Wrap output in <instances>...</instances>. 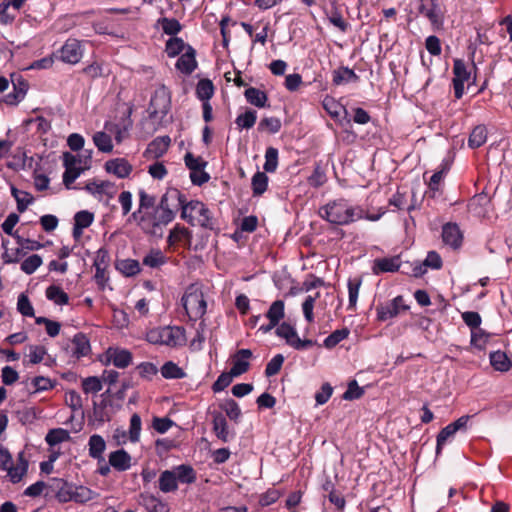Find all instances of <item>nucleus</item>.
Masks as SVG:
<instances>
[{"label": "nucleus", "instance_id": "48", "mask_svg": "<svg viewBox=\"0 0 512 512\" xmlns=\"http://www.w3.org/2000/svg\"><path fill=\"white\" fill-rule=\"evenodd\" d=\"M251 186L254 196L262 195L268 187V177L265 172H257L254 174L252 177Z\"/></svg>", "mask_w": 512, "mask_h": 512}, {"label": "nucleus", "instance_id": "24", "mask_svg": "<svg viewBox=\"0 0 512 512\" xmlns=\"http://www.w3.org/2000/svg\"><path fill=\"white\" fill-rule=\"evenodd\" d=\"M176 67L182 73L191 74L197 67L195 59V50L188 46L186 51L179 57L176 63Z\"/></svg>", "mask_w": 512, "mask_h": 512}, {"label": "nucleus", "instance_id": "47", "mask_svg": "<svg viewBox=\"0 0 512 512\" xmlns=\"http://www.w3.org/2000/svg\"><path fill=\"white\" fill-rule=\"evenodd\" d=\"M455 427H452L450 424L444 427L437 435L436 439V454L439 455L444 445L451 441L456 434Z\"/></svg>", "mask_w": 512, "mask_h": 512}, {"label": "nucleus", "instance_id": "8", "mask_svg": "<svg viewBox=\"0 0 512 512\" xmlns=\"http://www.w3.org/2000/svg\"><path fill=\"white\" fill-rule=\"evenodd\" d=\"M84 189L98 200H102L104 197L108 200L113 199L117 193L116 185L106 180L88 181Z\"/></svg>", "mask_w": 512, "mask_h": 512}, {"label": "nucleus", "instance_id": "12", "mask_svg": "<svg viewBox=\"0 0 512 512\" xmlns=\"http://www.w3.org/2000/svg\"><path fill=\"white\" fill-rule=\"evenodd\" d=\"M266 318L269 320L268 324L261 325L259 327V331L266 334L270 332L272 329L277 328L280 324V321L285 316V303L282 300L274 301L267 313L265 314Z\"/></svg>", "mask_w": 512, "mask_h": 512}, {"label": "nucleus", "instance_id": "32", "mask_svg": "<svg viewBox=\"0 0 512 512\" xmlns=\"http://www.w3.org/2000/svg\"><path fill=\"white\" fill-rule=\"evenodd\" d=\"M244 96L247 102L258 108H263L267 105L268 97L266 93L260 89L250 87L245 90Z\"/></svg>", "mask_w": 512, "mask_h": 512}, {"label": "nucleus", "instance_id": "53", "mask_svg": "<svg viewBox=\"0 0 512 512\" xmlns=\"http://www.w3.org/2000/svg\"><path fill=\"white\" fill-rule=\"evenodd\" d=\"M142 429L141 418L138 414H133L130 418V427L128 431L129 440L133 443H136L140 439Z\"/></svg>", "mask_w": 512, "mask_h": 512}, {"label": "nucleus", "instance_id": "52", "mask_svg": "<svg viewBox=\"0 0 512 512\" xmlns=\"http://www.w3.org/2000/svg\"><path fill=\"white\" fill-rule=\"evenodd\" d=\"M42 263L43 261L41 256L33 254L22 261L20 268L24 273L30 275L34 273Z\"/></svg>", "mask_w": 512, "mask_h": 512}, {"label": "nucleus", "instance_id": "33", "mask_svg": "<svg viewBox=\"0 0 512 512\" xmlns=\"http://www.w3.org/2000/svg\"><path fill=\"white\" fill-rule=\"evenodd\" d=\"M8 240H2V246L4 248V252L2 254V259L4 263H17L20 261L22 257H24L26 250L24 247L18 246L16 248H8Z\"/></svg>", "mask_w": 512, "mask_h": 512}, {"label": "nucleus", "instance_id": "50", "mask_svg": "<svg viewBox=\"0 0 512 512\" xmlns=\"http://www.w3.org/2000/svg\"><path fill=\"white\" fill-rule=\"evenodd\" d=\"M257 120V113L253 110H248L242 114H239L235 119V124L239 129H250L252 128Z\"/></svg>", "mask_w": 512, "mask_h": 512}, {"label": "nucleus", "instance_id": "41", "mask_svg": "<svg viewBox=\"0 0 512 512\" xmlns=\"http://www.w3.org/2000/svg\"><path fill=\"white\" fill-rule=\"evenodd\" d=\"M322 105H323V108L325 109V111L333 119H338L342 112H344L345 114L347 113V110L345 109V107L341 103H339L336 99H334L333 97H330V96H326L323 99Z\"/></svg>", "mask_w": 512, "mask_h": 512}, {"label": "nucleus", "instance_id": "21", "mask_svg": "<svg viewBox=\"0 0 512 512\" xmlns=\"http://www.w3.org/2000/svg\"><path fill=\"white\" fill-rule=\"evenodd\" d=\"M400 264L399 256L379 258L374 260L372 271L376 275L385 272H395L400 268Z\"/></svg>", "mask_w": 512, "mask_h": 512}, {"label": "nucleus", "instance_id": "4", "mask_svg": "<svg viewBox=\"0 0 512 512\" xmlns=\"http://www.w3.org/2000/svg\"><path fill=\"white\" fill-rule=\"evenodd\" d=\"M28 467L29 462L24 452H19L14 462L8 449L0 445V470L6 472V477L11 483L21 482L28 472Z\"/></svg>", "mask_w": 512, "mask_h": 512}, {"label": "nucleus", "instance_id": "40", "mask_svg": "<svg viewBox=\"0 0 512 512\" xmlns=\"http://www.w3.org/2000/svg\"><path fill=\"white\" fill-rule=\"evenodd\" d=\"M357 80L358 76L356 73L348 67H341L333 71V83L335 85L356 82Z\"/></svg>", "mask_w": 512, "mask_h": 512}, {"label": "nucleus", "instance_id": "38", "mask_svg": "<svg viewBox=\"0 0 512 512\" xmlns=\"http://www.w3.org/2000/svg\"><path fill=\"white\" fill-rule=\"evenodd\" d=\"M167 263V257L159 249L150 250L143 258V264L150 268H159Z\"/></svg>", "mask_w": 512, "mask_h": 512}, {"label": "nucleus", "instance_id": "64", "mask_svg": "<svg viewBox=\"0 0 512 512\" xmlns=\"http://www.w3.org/2000/svg\"><path fill=\"white\" fill-rule=\"evenodd\" d=\"M31 384L34 388V393L47 391L54 387L53 381L50 378L44 376H37L33 378Z\"/></svg>", "mask_w": 512, "mask_h": 512}, {"label": "nucleus", "instance_id": "37", "mask_svg": "<svg viewBox=\"0 0 512 512\" xmlns=\"http://www.w3.org/2000/svg\"><path fill=\"white\" fill-rule=\"evenodd\" d=\"M11 194L16 200L17 210L20 213L26 211L28 206L31 205L34 201V198L30 193L24 190H19L14 186L11 187Z\"/></svg>", "mask_w": 512, "mask_h": 512}, {"label": "nucleus", "instance_id": "36", "mask_svg": "<svg viewBox=\"0 0 512 512\" xmlns=\"http://www.w3.org/2000/svg\"><path fill=\"white\" fill-rule=\"evenodd\" d=\"M178 483L191 484L196 480V473L190 465H179L173 468Z\"/></svg>", "mask_w": 512, "mask_h": 512}, {"label": "nucleus", "instance_id": "1", "mask_svg": "<svg viewBox=\"0 0 512 512\" xmlns=\"http://www.w3.org/2000/svg\"><path fill=\"white\" fill-rule=\"evenodd\" d=\"M169 198H174L171 191L161 197L155 209L131 218L143 233L157 238L163 236L164 228L175 218V212L168 204Z\"/></svg>", "mask_w": 512, "mask_h": 512}, {"label": "nucleus", "instance_id": "29", "mask_svg": "<svg viewBox=\"0 0 512 512\" xmlns=\"http://www.w3.org/2000/svg\"><path fill=\"white\" fill-rule=\"evenodd\" d=\"M450 168V164L448 161H444L441 164V169L436 171L430 178L428 183V187L430 192L432 193V197H435L437 193L440 192L441 183Z\"/></svg>", "mask_w": 512, "mask_h": 512}, {"label": "nucleus", "instance_id": "34", "mask_svg": "<svg viewBox=\"0 0 512 512\" xmlns=\"http://www.w3.org/2000/svg\"><path fill=\"white\" fill-rule=\"evenodd\" d=\"M487 134V128L484 125H477L470 133L468 146L472 149L481 147L487 141Z\"/></svg>", "mask_w": 512, "mask_h": 512}, {"label": "nucleus", "instance_id": "23", "mask_svg": "<svg viewBox=\"0 0 512 512\" xmlns=\"http://www.w3.org/2000/svg\"><path fill=\"white\" fill-rule=\"evenodd\" d=\"M69 348L72 356L79 359L88 355L90 352V343L84 334L77 333L74 335Z\"/></svg>", "mask_w": 512, "mask_h": 512}, {"label": "nucleus", "instance_id": "3", "mask_svg": "<svg viewBox=\"0 0 512 512\" xmlns=\"http://www.w3.org/2000/svg\"><path fill=\"white\" fill-rule=\"evenodd\" d=\"M319 215L331 224L348 225L363 219L364 210L359 206L351 205L347 200L338 199L321 207Z\"/></svg>", "mask_w": 512, "mask_h": 512}, {"label": "nucleus", "instance_id": "39", "mask_svg": "<svg viewBox=\"0 0 512 512\" xmlns=\"http://www.w3.org/2000/svg\"><path fill=\"white\" fill-rule=\"evenodd\" d=\"M98 494L90 488L82 485H74L72 501L84 504L95 499Z\"/></svg>", "mask_w": 512, "mask_h": 512}, {"label": "nucleus", "instance_id": "56", "mask_svg": "<svg viewBox=\"0 0 512 512\" xmlns=\"http://www.w3.org/2000/svg\"><path fill=\"white\" fill-rule=\"evenodd\" d=\"M93 220V213L86 210L79 211L74 216V224L76 225L77 230H83L89 227L92 224Z\"/></svg>", "mask_w": 512, "mask_h": 512}, {"label": "nucleus", "instance_id": "42", "mask_svg": "<svg viewBox=\"0 0 512 512\" xmlns=\"http://www.w3.org/2000/svg\"><path fill=\"white\" fill-rule=\"evenodd\" d=\"M490 363L492 367L500 372H506L511 368V362L507 355L502 351H495L490 354Z\"/></svg>", "mask_w": 512, "mask_h": 512}, {"label": "nucleus", "instance_id": "7", "mask_svg": "<svg viewBox=\"0 0 512 512\" xmlns=\"http://www.w3.org/2000/svg\"><path fill=\"white\" fill-rule=\"evenodd\" d=\"M145 339L153 345L177 347L185 343L184 329L179 326L156 327L147 331Z\"/></svg>", "mask_w": 512, "mask_h": 512}, {"label": "nucleus", "instance_id": "22", "mask_svg": "<svg viewBox=\"0 0 512 512\" xmlns=\"http://www.w3.org/2000/svg\"><path fill=\"white\" fill-rule=\"evenodd\" d=\"M131 456L124 449L109 454V464L117 471H126L131 467Z\"/></svg>", "mask_w": 512, "mask_h": 512}, {"label": "nucleus", "instance_id": "57", "mask_svg": "<svg viewBox=\"0 0 512 512\" xmlns=\"http://www.w3.org/2000/svg\"><path fill=\"white\" fill-rule=\"evenodd\" d=\"M361 279L354 278L348 281V294H349V308L354 309L357 304L359 290L361 286Z\"/></svg>", "mask_w": 512, "mask_h": 512}, {"label": "nucleus", "instance_id": "16", "mask_svg": "<svg viewBox=\"0 0 512 512\" xmlns=\"http://www.w3.org/2000/svg\"><path fill=\"white\" fill-rule=\"evenodd\" d=\"M106 360L109 363H112L117 368H126L130 365L132 361V355L127 349H122L118 347H110L107 349Z\"/></svg>", "mask_w": 512, "mask_h": 512}, {"label": "nucleus", "instance_id": "54", "mask_svg": "<svg viewBox=\"0 0 512 512\" xmlns=\"http://www.w3.org/2000/svg\"><path fill=\"white\" fill-rule=\"evenodd\" d=\"M185 49V43L181 38L172 37L170 38L165 47V52L169 57H175L183 52Z\"/></svg>", "mask_w": 512, "mask_h": 512}, {"label": "nucleus", "instance_id": "11", "mask_svg": "<svg viewBox=\"0 0 512 512\" xmlns=\"http://www.w3.org/2000/svg\"><path fill=\"white\" fill-rule=\"evenodd\" d=\"M453 86L454 93L457 99H460L464 94V84L470 79L471 72L467 69L466 64L461 59H455L453 63Z\"/></svg>", "mask_w": 512, "mask_h": 512}, {"label": "nucleus", "instance_id": "25", "mask_svg": "<svg viewBox=\"0 0 512 512\" xmlns=\"http://www.w3.org/2000/svg\"><path fill=\"white\" fill-rule=\"evenodd\" d=\"M138 197V207L131 213L130 218L143 214L146 211L153 210L157 207L155 196L147 193L144 189H140L138 191Z\"/></svg>", "mask_w": 512, "mask_h": 512}, {"label": "nucleus", "instance_id": "20", "mask_svg": "<svg viewBox=\"0 0 512 512\" xmlns=\"http://www.w3.org/2000/svg\"><path fill=\"white\" fill-rule=\"evenodd\" d=\"M252 357V351L249 349H240L233 356V365L230 369L231 375L238 377L249 369V359Z\"/></svg>", "mask_w": 512, "mask_h": 512}, {"label": "nucleus", "instance_id": "45", "mask_svg": "<svg viewBox=\"0 0 512 512\" xmlns=\"http://www.w3.org/2000/svg\"><path fill=\"white\" fill-rule=\"evenodd\" d=\"M93 142L97 149L103 153H110L113 150L112 138L105 132H96L93 135Z\"/></svg>", "mask_w": 512, "mask_h": 512}, {"label": "nucleus", "instance_id": "13", "mask_svg": "<svg viewBox=\"0 0 512 512\" xmlns=\"http://www.w3.org/2000/svg\"><path fill=\"white\" fill-rule=\"evenodd\" d=\"M170 107V93L165 86L157 88L150 100V113L152 115L166 114Z\"/></svg>", "mask_w": 512, "mask_h": 512}, {"label": "nucleus", "instance_id": "61", "mask_svg": "<svg viewBox=\"0 0 512 512\" xmlns=\"http://www.w3.org/2000/svg\"><path fill=\"white\" fill-rule=\"evenodd\" d=\"M146 508L148 512H169V507L153 495L146 498Z\"/></svg>", "mask_w": 512, "mask_h": 512}, {"label": "nucleus", "instance_id": "5", "mask_svg": "<svg viewBox=\"0 0 512 512\" xmlns=\"http://www.w3.org/2000/svg\"><path fill=\"white\" fill-rule=\"evenodd\" d=\"M63 165L65 172L63 174V183L66 188L71 189L75 180L91 167V151L83 154H72L65 152L63 154Z\"/></svg>", "mask_w": 512, "mask_h": 512}, {"label": "nucleus", "instance_id": "49", "mask_svg": "<svg viewBox=\"0 0 512 512\" xmlns=\"http://www.w3.org/2000/svg\"><path fill=\"white\" fill-rule=\"evenodd\" d=\"M213 94L214 86L211 80L202 79L198 82L196 87V95L200 100L208 102V100L213 96Z\"/></svg>", "mask_w": 512, "mask_h": 512}, {"label": "nucleus", "instance_id": "55", "mask_svg": "<svg viewBox=\"0 0 512 512\" xmlns=\"http://www.w3.org/2000/svg\"><path fill=\"white\" fill-rule=\"evenodd\" d=\"M47 355V349L42 345H30L29 353L27 355L28 362L30 364H38L44 360V357Z\"/></svg>", "mask_w": 512, "mask_h": 512}, {"label": "nucleus", "instance_id": "6", "mask_svg": "<svg viewBox=\"0 0 512 512\" xmlns=\"http://www.w3.org/2000/svg\"><path fill=\"white\" fill-rule=\"evenodd\" d=\"M181 302L187 316L192 321L201 319L206 313L207 302L202 286L199 284L189 285L182 296Z\"/></svg>", "mask_w": 512, "mask_h": 512}, {"label": "nucleus", "instance_id": "17", "mask_svg": "<svg viewBox=\"0 0 512 512\" xmlns=\"http://www.w3.org/2000/svg\"><path fill=\"white\" fill-rule=\"evenodd\" d=\"M419 11L429 19L433 30H440L443 28L444 14L439 4L433 2L430 7H426L424 4H421Z\"/></svg>", "mask_w": 512, "mask_h": 512}, {"label": "nucleus", "instance_id": "31", "mask_svg": "<svg viewBox=\"0 0 512 512\" xmlns=\"http://www.w3.org/2000/svg\"><path fill=\"white\" fill-rule=\"evenodd\" d=\"M46 298L52 301L55 305L63 306L68 304V294L57 285H50L45 291Z\"/></svg>", "mask_w": 512, "mask_h": 512}, {"label": "nucleus", "instance_id": "59", "mask_svg": "<svg viewBox=\"0 0 512 512\" xmlns=\"http://www.w3.org/2000/svg\"><path fill=\"white\" fill-rule=\"evenodd\" d=\"M348 335L349 330L347 328L335 330L328 337L325 338L324 345L326 348H333L342 340L346 339Z\"/></svg>", "mask_w": 512, "mask_h": 512}, {"label": "nucleus", "instance_id": "46", "mask_svg": "<svg viewBox=\"0 0 512 512\" xmlns=\"http://www.w3.org/2000/svg\"><path fill=\"white\" fill-rule=\"evenodd\" d=\"M161 375L165 379H181L186 376V373L176 363L168 361L161 367Z\"/></svg>", "mask_w": 512, "mask_h": 512}, {"label": "nucleus", "instance_id": "60", "mask_svg": "<svg viewBox=\"0 0 512 512\" xmlns=\"http://www.w3.org/2000/svg\"><path fill=\"white\" fill-rule=\"evenodd\" d=\"M259 130H266L269 133L275 134L281 129V121L276 117L263 118L258 126Z\"/></svg>", "mask_w": 512, "mask_h": 512}, {"label": "nucleus", "instance_id": "2", "mask_svg": "<svg viewBox=\"0 0 512 512\" xmlns=\"http://www.w3.org/2000/svg\"><path fill=\"white\" fill-rule=\"evenodd\" d=\"M171 194L181 207V218L192 226H200L205 229H213L214 218L208 207L201 201L191 200L186 202L185 196L178 190H171Z\"/></svg>", "mask_w": 512, "mask_h": 512}, {"label": "nucleus", "instance_id": "27", "mask_svg": "<svg viewBox=\"0 0 512 512\" xmlns=\"http://www.w3.org/2000/svg\"><path fill=\"white\" fill-rule=\"evenodd\" d=\"M191 232L184 226L180 224H176L173 229L170 230V233L167 238V242L169 246H175L183 242H190Z\"/></svg>", "mask_w": 512, "mask_h": 512}, {"label": "nucleus", "instance_id": "15", "mask_svg": "<svg viewBox=\"0 0 512 512\" xmlns=\"http://www.w3.org/2000/svg\"><path fill=\"white\" fill-rule=\"evenodd\" d=\"M49 489L54 492L55 498L60 503L72 501L74 484L60 478H53L49 483Z\"/></svg>", "mask_w": 512, "mask_h": 512}, {"label": "nucleus", "instance_id": "35", "mask_svg": "<svg viewBox=\"0 0 512 512\" xmlns=\"http://www.w3.org/2000/svg\"><path fill=\"white\" fill-rule=\"evenodd\" d=\"M213 431L223 442H227L229 440L230 435L227 421L221 413H215L213 415Z\"/></svg>", "mask_w": 512, "mask_h": 512}, {"label": "nucleus", "instance_id": "18", "mask_svg": "<svg viewBox=\"0 0 512 512\" xmlns=\"http://www.w3.org/2000/svg\"><path fill=\"white\" fill-rule=\"evenodd\" d=\"M105 170L120 179H124L131 174L133 167L125 158H115L105 163Z\"/></svg>", "mask_w": 512, "mask_h": 512}, {"label": "nucleus", "instance_id": "26", "mask_svg": "<svg viewBox=\"0 0 512 512\" xmlns=\"http://www.w3.org/2000/svg\"><path fill=\"white\" fill-rule=\"evenodd\" d=\"M106 449V442L101 435L93 434L88 441L89 456L96 460H103V453Z\"/></svg>", "mask_w": 512, "mask_h": 512}, {"label": "nucleus", "instance_id": "43", "mask_svg": "<svg viewBox=\"0 0 512 512\" xmlns=\"http://www.w3.org/2000/svg\"><path fill=\"white\" fill-rule=\"evenodd\" d=\"M116 268L123 275L131 277L140 272V264L134 259H123L117 262Z\"/></svg>", "mask_w": 512, "mask_h": 512}, {"label": "nucleus", "instance_id": "30", "mask_svg": "<svg viewBox=\"0 0 512 512\" xmlns=\"http://www.w3.org/2000/svg\"><path fill=\"white\" fill-rule=\"evenodd\" d=\"M159 489L164 493L176 491L178 489V481L172 470H165L159 477Z\"/></svg>", "mask_w": 512, "mask_h": 512}, {"label": "nucleus", "instance_id": "63", "mask_svg": "<svg viewBox=\"0 0 512 512\" xmlns=\"http://www.w3.org/2000/svg\"><path fill=\"white\" fill-rule=\"evenodd\" d=\"M234 377L235 376L231 375L230 371L223 372L222 374L219 375L217 380L213 383L212 390L215 393L223 391L225 388H227L231 384Z\"/></svg>", "mask_w": 512, "mask_h": 512}, {"label": "nucleus", "instance_id": "19", "mask_svg": "<svg viewBox=\"0 0 512 512\" xmlns=\"http://www.w3.org/2000/svg\"><path fill=\"white\" fill-rule=\"evenodd\" d=\"M443 242L453 249L461 246L463 235L459 226L455 223H447L442 228Z\"/></svg>", "mask_w": 512, "mask_h": 512}, {"label": "nucleus", "instance_id": "62", "mask_svg": "<svg viewBox=\"0 0 512 512\" xmlns=\"http://www.w3.org/2000/svg\"><path fill=\"white\" fill-rule=\"evenodd\" d=\"M17 309L18 311L26 317L34 316V308L29 300V298L25 294H20L17 301Z\"/></svg>", "mask_w": 512, "mask_h": 512}, {"label": "nucleus", "instance_id": "51", "mask_svg": "<svg viewBox=\"0 0 512 512\" xmlns=\"http://www.w3.org/2000/svg\"><path fill=\"white\" fill-rule=\"evenodd\" d=\"M278 167V150L274 147H268L265 152V163L263 168L265 172L273 173Z\"/></svg>", "mask_w": 512, "mask_h": 512}, {"label": "nucleus", "instance_id": "28", "mask_svg": "<svg viewBox=\"0 0 512 512\" xmlns=\"http://www.w3.org/2000/svg\"><path fill=\"white\" fill-rule=\"evenodd\" d=\"M170 142L171 140L168 136L157 137L148 145L146 153L154 158H159L166 153Z\"/></svg>", "mask_w": 512, "mask_h": 512}, {"label": "nucleus", "instance_id": "10", "mask_svg": "<svg viewBox=\"0 0 512 512\" xmlns=\"http://www.w3.org/2000/svg\"><path fill=\"white\" fill-rule=\"evenodd\" d=\"M276 335L285 339L288 345L297 350L306 349L313 344L311 340L300 339L295 328L286 322H283L276 328Z\"/></svg>", "mask_w": 512, "mask_h": 512}, {"label": "nucleus", "instance_id": "44", "mask_svg": "<svg viewBox=\"0 0 512 512\" xmlns=\"http://www.w3.org/2000/svg\"><path fill=\"white\" fill-rule=\"evenodd\" d=\"M70 439V433L63 428H55L48 431L45 441L49 446H55Z\"/></svg>", "mask_w": 512, "mask_h": 512}, {"label": "nucleus", "instance_id": "9", "mask_svg": "<svg viewBox=\"0 0 512 512\" xmlns=\"http://www.w3.org/2000/svg\"><path fill=\"white\" fill-rule=\"evenodd\" d=\"M409 306L405 304L402 296H397L390 302L379 305L376 308L377 318L380 321H387L399 316L401 313L407 311Z\"/></svg>", "mask_w": 512, "mask_h": 512}, {"label": "nucleus", "instance_id": "14", "mask_svg": "<svg viewBox=\"0 0 512 512\" xmlns=\"http://www.w3.org/2000/svg\"><path fill=\"white\" fill-rule=\"evenodd\" d=\"M83 56L81 44L76 39H69L65 42L59 51V58L62 62L68 64L78 63Z\"/></svg>", "mask_w": 512, "mask_h": 512}, {"label": "nucleus", "instance_id": "58", "mask_svg": "<svg viewBox=\"0 0 512 512\" xmlns=\"http://www.w3.org/2000/svg\"><path fill=\"white\" fill-rule=\"evenodd\" d=\"M102 382L96 376L87 377L82 380V389L86 394H96L102 390Z\"/></svg>", "mask_w": 512, "mask_h": 512}]
</instances>
